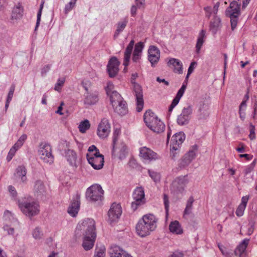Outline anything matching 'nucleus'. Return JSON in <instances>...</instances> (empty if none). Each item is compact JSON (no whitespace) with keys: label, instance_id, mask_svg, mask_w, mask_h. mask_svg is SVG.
<instances>
[{"label":"nucleus","instance_id":"obj_1","mask_svg":"<svg viewBox=\"0 0 257 257\" xmlns=\"http://www.w3.org/2000/svg\"><path fill=\"white\" fill-rule=\"evenodd\" d=\"M83 231L84 238L82 246L86 250L91 249L93 246L96 237L95 221L91 218L85 219L79 222L76 227L75 235L80 236L79 231Z\"/></svg>","mask_w":257,"mask_h":257},{"label":"nucleus","instance_id":"obj_2","mask_svg":"<svg viewBox=\"0 0 257 257\" xmlns=\"http://www.w3.org/2000/svg\"><path fill=\"white\" fill-rule=\"evenodd\" d=\"M158 219L153 214L144 215L136 225L137 234L141 237H145L154 231L157 227Z\"/></svg>","mask_w":257,"mask_h":257},{"label":"nucleus","instance_id":"obj_3","mask_svg":"<svg viewBox=\"0 0 257 257\" xmlns=\"http://www.w3.org/2000/svg\"><path fill=\"white\" fill-rule=\"evenodd\" d=\"M144 120L146 125L154 133L159 134L165 130L164 122L151 110L146 111L144 113Z\"/></svg>","mask_w":257,"mask_h":257},{"label":"nucleus","instance_id":"obj_4","mask_svg":"<svg viewBox=\"0 0 257 257\" xmlns=\"http://www.w3.org/2000/svg\"><path fill=\"white\" fill-rule=\"evenodd\" d=\"M225 13L226 16L230 19L231 28L232 31H234L236 27L238 17L240 14V5L237 1H233L230 3Z\"/></svg>","mask_w":257,"mask_h":257},{"label":"nucleus","instance_id":"obj_5","mask_svg":"<svg viewBox=\"0 0 257 257\" xmlns=\"http://www.w3.org/2000/svg\"><path fill=\"white\" fill-rule=\"evenodd\" d=\"M104 191L100 185L93 184L88 188L85 193V197L90 202L101 201L103 198Z\"/></svg>","mask_w":257,"mask_h":257},{"label":"nucleus","instance_id":"obj_6","mask_svg":"<svg viewBox=\"0 0 257 257\" xmlns=\"http://www.w3.org/2000/svg\"><path fill=\"white\" fill-rule=\"evenodd\" d=\"M137 77V73L132 74L131 81L133 85V94L136 96L137 101V110L138 112H140L143 108L144 99L142 87L135 81Z\"/></svg>","mask_w":257,"mask_h":257},{"label":"nucleus","instance_id":"obj_7","mask_svg":"<svg viewBox=\"0 0 257 257\" xmlns=\"http://www.w3.org/2000/svg\"><path fill=\"white\" fill-rule=\"evenodd\" d=\"M19 206L26 215L32 217L37 215L39 212V206L35 202H28L20 200Z\"/></svg>","mask_w":257,"mask_h":257},{"label":"nucleus","instance_id":"obj_8","mask_svg":"<svg viewBox=\"0 0 257 257\" xmlns=\"http://www.w3.org/2000/svg\"><path fill=\"white\" fill-rule=\"evenodd\" d=\"M133 198L134 201L132 202L131 208L134 211L145 204V192L143 187H137L135 189L133 193Z\"/></svg>","mask_w":257,"mask_h":257},{"label":"nucleus","instance_id":"obj_9","mask_svg":"<svg viewBox=\"0 0 257 257\" xmlns=\"http://www.w3.org/2000/svg\"><path fill=\"white\" fill-rule=\"evenodd\" d=\"M39 155L41 159L49 164L54 162V157L52 154V148L51 146L46 143H42L40 145Z\"/></svg>","mask_w":257,"mask_h":257},{"label":"nucleus","instance_id":"obj_10","mask_svg":"<svg viewBox=\"0 0 257 257\" xmlns=\"http://www.w3.org/2000/svg\"><path fill=\"white\" fill-rule=\"evenodd\" d=\"M189 180L187 176H181L176 178L172 182L171 190L176 194H182Z\"/></svg>","mask_w":257,"mask_h":257},{"label":"nucleus","instance_id":"obj_11","mask_svg":"<svg viewBox=\"0 0 257 257\" xmlns=\"http://www.w3.org/2000/svg\"><path fill=\"white\" fill-rule=\"evenodd\" d=\"M87 160L91 166L95 170H100L104 165V156L100 154L86 155Z\"/></svg>","mask_w":257,"mask_h":257},{"label":"nucleus","instance_id":"obj_12","mask_svg":"<svg viewBox=\"0 0 257 257\" xmlns=\"http://www.w3.org/2000/svg\"><path fill=\"white\" fill-rule=\"evenodd\" d=\"M192 113V107L188 105L183 108L182 112L177 119V122L179 125H185L189 123L191 115Z\"/></svg>","mask_w":257,"mask_h":257},{"label":"nucleus","instance_id":"obj_13","mask_svg":"<svg viewBox=\"0 0 257 257\" xmlns=\"http://www.w3.org/2000/svg\"><path fill=\"white\" fill-rule=\"evenodd\" d=\"M197 150L198 147L196 145L192 146L188 153L185 154L179 163L180 167L184 168L188 166L195 158Z\"/></svg>","mask_w":257,"mask_h":257},{"label":"nucleus","instance_id":"obj_14","mask_svg":"<svg viewBox=\"0 0 257 257\" xmlns=\"http://www.w3.org/2000/svg\"><path fill=\"white\" fill-rule=\"evenodd\" d=\"M80 206V194L77 193L72 198L71 203L68 208L67 212L72 217H76Z\"/></svg>","mask_w":257,"mask_h":257},{"label":"nucleus","instance_id":"obj_15","mask_svg":"<svg viewBox=\"0 0 257 257\" xmlns=\"http://www.w3.org/2000/svg\"><path fill=\"white\" fill-rule=\"evenodd\" d=\"M122 213L121 207L118 204L113 203L108 211V220L110 223L118 220Z\"/></svg>","mask_w":257,"mask_h":257},{"label":"nucleus","instance_id":"obj_16","mask_svg":"<svg viewBox=\"0 0 257 257\" xmlns=\"http://www.w3.org/2000/svg\"><path fill=\"white\" fill-rule=\"evenodd\" d=\"M110 132V124L107 119L104 118L102 119L99 124L97 130V134L101 139L107 138Z\"/></svg>","mask_w":257,"mask_h":257},{"label":"nucleus","instance_id":"obj_17","mask_svg":"<svg viewBox=\"0 0 257 257\" xmlns=\"http://www.w3.org/2000/svg\"><path fill=\"white\" fill-rule=\"evenodd\" d=\"M148 60L151 63V66L154 67L160 59V50L156 46H151L148 49Z\"/></svg>","mask_w":257,"mask_h":257},{"label":"nucleus","instance_id":"obj_18","mask_svg":"<svg viewBox=\"0 0 257 257\" xmlns=\"http://www.w3.org/2000/svg\"><path fill=\"white\" fill-rule=\"evenodd\" d=\"M119 62L115 57H112L108 61L107 71L111 78L115 77L118 72Z\"/></svg>","mask_w":257,"mask_h":257},{"label":"nucleus","instance_id":"obj_19","mask_svg":"<svg viewBox=\"0 0 257 257\" xmlns=\"http://www.w3.org/2000/svg\"><path fill=\"white\" fill-rule=\"evenodd\" d=\"M86 92L85 93L84 99V103L86 105H91L96 104L98 100V92L97 91H88L87 87L85 88Z\"/></svg>","mask_w":257,"mask_h":257},{"label":"nucleus","instance_id":"obj_20","mask_svg":"<svg viewBox=\"0 0 257 257\" xmlns=\"http://www.w3.org/2000/svg\"><path fill=\"white\" fill-rule=\"evenodd\" d=\"M185 139L184 134L181 132L174 135L171 141V150L173 152V151H178L180 148V145L183 143Z\"/></svg>","mask_w":257,"mask_h":257},{"label":"nucleus","instance_id":"obj_21","mask_svg":"<svg viewBox=\"0 0 257 257\" xmlns=\"http://www.w3.org/2000/svg\"><path fill=\"white\" fill-rule=\"evenodd\" d=\"M187 83L185 82L182 84L181 87L178 90L176 96L174 97L172 101L171 105L169 108V112H171L173 108L178 104L180 98L183 96L185 90L186 88Z\"/></svg>","mask_w":257,"mask_h":257},{"label":"nucleus","instance_id":"obj_22","mask_svg":"<svg viewBox=\"0 0 257 257\" xmlns=\"http://www.w3.org/2000/svg\"><path fill=\"white\" fill-rule=\"evenodd\" d=\"M140 156L145 160H153L157 158V154L146 147L140 148Z\"/></svg>","mask_w":257,"mask_h":257},{"label":"nucleus","instance_id":"obj_23","mask_svg":"<svg viewBox=\"0 0 257 257\" xmlns=\"http://www.w3.org/2000/svg\"><path fill=\"white\" fill-rule=\"evenodd\" d=\"M167 64L168 66H173L175 73H177L179 74L183 73L182 63L179 60L176 58H170Z\"/></svg>","mask_w":257,"mask_h":257},{"label":"nucleus","instance_id":"obj_24","mask_svg":"<svg viewBox=\"0 0 257 257\" xmlns=\"http://www.w3.org/2000/svg\"><path fill=\"white\" fill-rule=\"evenodd\" d=\"M34 193L37 197H42L46 193V187L42 181L37 180L34 185Z\"/></svg>","mask_w":257,"mask_h":257},{"label":"nucleus","instance_id":"obj_25","mask_svg":"<svg viewBox=\"0 0 257 257\" xmlns=\"http://www.w3.org/2000/svg\"><path fill=\"white\" fill-rule=\"evenodd\" d=\"M135 41L134 40L131 41L127 45L124 54V61L123 64L126 67L128 65L132 50L134 47Z\"/></svg>","mask_w":257,"mask_h":257},{"label":"nucleus","instance_id":"obj_26","mask_svg":"<svg viewBox=\"0 0 257 257\" xmlns=\"http://www.w3.org/2000/svg\"><path fill=\"white\" fill-rule=\"evenodd\" d=\"M110 257H122L126 252L117 245L111 246L108 250Z\"/></svg>","mask_w":257,"mask_h":257},{"label":"nucleus","instance_id":"obj_27","mask_svg":"<svg viewBox=\"0 0 257 257\" xmlns=\"http://www.w3.org/2000/svg\"><path fill=\"white\" fill-rule=\"evenodd\" d=\"M65 156L71 166H76L77 154L74 150L70 149L66 150Z\"/></svg>","mask_w":257,"mask_h":257},{"label":"nucleus","instance_id":"obj_28","mask_svg":"<svg viewBox=\"0 0 257 257\" xmlns=\"http://www.w3.org/2000/svg\"><path fill=\"white\" fill-rule=\"evenodd\" d=\"M27 169L26 167L24 165L19 166L15 173V176L16 178H21L22 182L24 183L27 181Z\"/></svg>","mask_w":257,"mask_h":257},{"label":"nucleus","instance_id":"obj_29","mask_svg":"<svg viewBox=\"0 0 257 257\" xmlns=\"http://www.w3.org/2000/svg\"><path fill=\"white\" fill-rule=\"evenodd\" d=\"M114 111L121 115H124L127 111L126 103L123 100L117 103L116 106H112Z\"/></svg>","mask_w":257,"mask_h":257},{"label":"nucleus","instance_id":"obj_30","mask_svg":"<svg viewBox=\"0 0 257 257\" xmlns=\"http://www.w3.org/2000/svg\"><path fill=\"white\" fill-rule=\"evenodd\" d=\"M169 228L172 233L175 234H181L183 233V229L179 222L177 221H174L170 223Z\"/></svg>","mask_w":257,"mask_h":257},{"label":"nucleus","instance_id":"obj_31","mask_svg":"<svg viewBox=\"0 0 257 257\" xmlns=\"http://www.w3.org/2000/svg\"><path fill=\"white\" fill-rule=\"evenodd\" d=\"M249 239H244L237 246L234 250V254L236 255L240 256L245 251L247 246L249 243Z\"/></svg>","mask_w":257,"mask_h":257},{"label":"nucleus","instance_id":"obj_32","mask_svg":"<svg viewBox=\"0 0 257 257\" xmlns=\"http://www.w3.org/2000/svg\"><path fill=\"white\" fill-rule=\"evenodd\" d=\"M128 23V20L126 18L123 19L118 22L116 24V29L114 34V38H116L118 37L120 33L123 31Z\"/></svg>","mask_w":257,"mask_h":257},{"label":"nucleus","instance_id":"obj_33","mask_svg":"<svg viewBox=\"0 0 257 257\" xmlns=\"http://www.w3.org/2000/svg\"><path fill=\"white\" fill-rule=\"evenodd\" d=\"M145 5V0H135V4L133 5L131 9L132 16L135 17L137 14L138 9L144 8Z\"/></svg>","mask_w":257,"mask_h":257},{"label":"nucleus","instance_id":"obj_34","mask_svg":"<svg viewBox=\"0 0 257 257\" xmlns=\"http://www.w3.org/2000/svg\"><path fill=\"white\" fill-rule=\"evenodd\" d=\"M221 20L220 18L215 15L213 19L210 22V29L212 32L216 34L218 27L220 25Z\"/></svg>","mask_w":257,"mask_h":257},{"label":"nucleus","instance_id":"obj_35","mask_svg":"<svg viewBox=\"0 0 257 257\" xmlns=\"http://www.w3.org/2000/svg\"><path fill=\"white\" fill-rule=\"evenodd\" d=\"M205 31L203 30H202L199 34L197 43L195 46L196 52L197 53H199L200 52L201 47L203 45V43L204 42V38L205 37Z\"/></svg>","mask_w":257,"mask_h":257},{"label":"nucleus","instance_id":"obj_36","mask_svg":"<svg viewBox=\"0 0 257 257\" xmlns=\"http://www.w3.org/2000/svg\"><path fill=\"white\" fill-rule=\"evenodd\" d=\"M109 95L112 106H116L117 103L123 100L121 96L116 91H112Z\"/></svg>","mask_w":257,"mask_h":257},{"label":"nucleus","instance_id":"obj_37","mask_svg":"<svg viewBox=\"0 0 257 257\" xmlns=\"http://www.w3.org/2000/svg\"><path fill=\"white\" fill-rule=\"evenodd\" d=\"M246 99L242 100L239 107V114L240 118L242 120H244L245 118V110L246 108L247 104L246 101L248 98L247 95H245Z\"/></svg>","mask_w":257,"mask_h":257},{"label":"nucleus","instance_id":"obj_38","mask_svg":"<svg viewBox=\"0 0 257 257\" xmlns=\"http://www.w3.org/2000/svg\"><path fill=\"white\" fill-rule=\"evenodd\" d=\"M23 8L21 5L18 4L13 8L12 13V19L17 20L20 19L23 16Z\"/></svg>","mask_w":257,"mask_h":257},{"label":"nucleus","instance_id":"obj_39","mask_svg":"<svg viewBox=\"0 0 257 257\" xmlns=\"http://www.w3.org/2000/svg\"><path fill=\"white\" fill-rule=\"evenodd\" d=\"M194 201L193 196H190L187 200L186 207L184 211V216L191 214L192 210V204Z\"/></svg>","mask_w":257,"mask_h":257},{"label":"nucleus","instance_id":"obj_40","mask_svg":"<svg viewBox=\"0 0 257 257\" xmlns=\"http://www.w3.org/2000/svg\"><path fill=\"white\" fill-rule=\"evenodd\" d=\"M90 124L87 119L81 121L79 125L78 128L81 133H84L90 128Z\"/></svg>","mask_w":257,"mask_h":257},{"label":"nucleus","instance_id":"obj_41","mask_svg":"<svg viewBox=\"0 0 257 257\" xmlns=\"http://www.w3.org/2000/svg\"><path fill=\"white\" fill-rule=\"evenodd\" d=\"M199 111L200 113L198 115V118L199 119H206L209 116V113L207 109H204V105L199 108Z\"/></svg>","mask_w":257,"mask_h":257},{"label":"nucleus","instance_id":"obj_42","mask_svg":"<svg viewBox=\"0 0 257 257\" xmlns=\"http://www.w3.org/2000/svg\"><path fill=\"white\" fill-rule=\"evenodd\" d=\"M105 255V247L101 246L100 247H96L95 250L94 257H104Z\"/></svg>","mask_w":257,"mask_h":257},{"label":"nucleus","instance_id":"obj_43","mask_svg":"<svg viewBox=\"0 0 257 257\" xmlns=\"http://www.w3.org/2000/svg\"><path fill=\"white\" fill-rule=\"evenodd\" d=\"M77 0H70V1L65 5L64 8V13L67 14L76 6V3Z\"/></svg>","mask_w":257,"mask_h":257},{"label":"nucleus","instance_id":"obj_44","mask_svg":"<svg viewBox=\"0 0 257 257\" xmlns=\"http://www.w3.org/2000/svg\"><path fill=\"white\" fill-rule=\"evenodd\" d=\"M144 45L143 43L140 42L137 43L135 47V50L134 51V53L140 54L142 55V53L143 49L144 48Z\"/></svg>","mask_w":257,"mask_h":257},{"label":"nucleus","instance_id":"obj_45","mask_svg":"<svg viewBox=\"0 0 257 257\" xmlns=\"http://www.w3.org/2000/svg\"><path fill=\"white\" fill-rule=\"evenodd\" d=\"M44 4V2H42L41 3L39 11L37 14V22H36L35 31L37 30V29H38V28L40 25V21H41V15H42V11L43 8Z\"/></svg>","mask_w":257,"mask_h":257},{"label":"nucleus","instance_id":"obj_46","mask_svg":"<svg viewBox=\"0 0 257 257\" xmlns=\"http://www.w3.org/2000/svg\"><path fill=\"white\" fill-rule=\"evenodd\" d=\"M43 235L41 229L39 227H36L33 232V236L35 239H40Z\"/></svg>","mask_w":257,"mask_h":257},{"label":"nucleus","instance_id":"obj_47","mask_svg":"<svg viewBox=\"0 0 257 257\" xmlns=\"http://www.w3.org/2000/svg\"><path fill=\"white\" fill-rule=\"evenodd\" d=\"M163 201L165 206V209L166 215H168L169 208V197L167 195L164 194L163 195Z\"/></svg>","mask_w":257,"mask_h":257},{"label":"nucleus","instance_id":"obj_48","mask_svg":"<svg viewBox=\"0 0 257 257\" xmlns=\"http://www.w3.org/2000/svg\"><path fill=\"white\" fill-rule=\"evenodd\" d=\"M65 81V79L64 78L58 79L57 82L55 85L54 89L56 91H59L61 90V87L64 85Z\"/></svg>","mask_w":257,"mask_h":257},{"label":"nucleus","instance_id":"obj_49","mask_svg":"<svg viewBox=\"0 0 257 257\" xmlns=\"http://www.w3.org/2000/svg\"><path fill=\"white\" fill-rule=\"evenodd\" d=\"M88 151L89 153L87 154V155H89L91 154L98 155L100 154L99 150L95 145H91L88 148Z\"/></svg>","mask_w":257,"mask_h":257},{"label":"nucleus","instance_id":"obj_50","mask_svg":"<svg viewBox=\"0 0 257 257\" xmlns=\"http://www.w3.org/2000/svg\"><path fill=\"white\" fill-rule=\"evenodd\" d=\"M148 173L149 176L151 177V178L155 181L158 182L160 180V176L159 174L157 172L151 171L150 170L148 171Z\"/></svg>","mask_w":257,"mask_h":257},{"label":"nucleus","instance_id":"obj_51","mask_svg":"<svg viewBox=\"0 0 257 257\" xmlns=\"http://www.w3.org/2000/svg\"><path fill=\"white\" fill-rule=\"evenodd\" d=\"M15 89V86L14 85H12L10 87L9 92L8 93L7 101H11L12 98L14 95V91Z\"/></svg>","mask_w":257,"mask_h":257},{"label":"nucleus","instance_id":"obj_52","mask_svg":"<svg viewBox=\"0 0 257 257\" xmlns=\"http://www.w3.org/2000/svg\"><path fill=\"white\" fill-rule=\"evenodd\" d=\"M17 150H18L13 147H12L10 149L7 157V160L8 162L10 161L12 159Z\"/></svg>","mask_w":257,"mask_h":257},{"label":"nucleus","instance_id":"obj_53","mask_svg":"<svg viewBox=\"0 0 257 257\" xmlns=\"http://www.w3.org/2000/svg\"><path fill=\"white\" fill-rule=\"evenodd\" d=\"M119 135V130H115L113 133V149H112V153L114 152V146L117 141L118 137Z\"/></svg>","mask_w":257,"mask_h":257},{"label":"nucleus","instance_id":"obj_54","mask_svg":"<svg viewBox=\"0 0 257 257\" xmlns=\"http://www.w3.org/2000/svg\"><path fill=\"white\" fill-rule=\"evenodd\" d=\"M245 207L243 205H239L235 212L236 215L238 217L242 216Z\"/></svg>","mask_w":257,"mask_h":257},{"label":"nucleus","instance_id":"obj_55","mask_svg":"<svg viewBox=\"0 0 257 257\" xmlns=\"http://www.w3.org/2000/svg\"><path fill=\"white\" fill-rule=\"evenodd\" d=\"M250 133L249 135V137L250 140H254L255 138V128L254 126L251 123L250 124Z\"/></svg>","mask_w":257,"mask_h":257},{"label":"nucleus","instance_id":"obj_56","mask_svg":"<svg viewBox=\"0 0 257 257\" xmlns=\"http://www.w3.org/2000/svg\"><path fill=\"white\" fill-rule=\"evenodd\" d=\"M126 154V147L123 146L121 149L119 155V158L120 160H122L125 158Z\"/></svg>","mask_w":257,"mask_h":257},{"label":"nucleus","instance_id":"obj_57","mask_svg":"<svg viewBox=\"0 0 257 257\" xmlns=\"http://www.w3.org/2000/svg\"><path fill=\"white\" fill-rule=\"evenodd\" d=\"M3 229L5 231H7L8 234L9 235H13L15 232V229L13 227H11L8 225H5L3 227Z\"/></svg>","mask_w":257,"mask_h":257},{"label":"nucleus","instance_id":"obj_58","mask_svg":"<svg viewBox=\"0 0 257 257\" xmlns=\"http://www.w3.org/2000/svg\"><path fill=\"white\" fill-rule=\"evenodd\" d=\"M106 91L107 95H109L112 91H114L113 90V85L111 82H108L107 83V86L106 87Z\"/></svg>","mask_w":257,"mask_h":257},{"label":"nucleus","instance_id":"obj_59","mask_svg":"<svg viewBox=\"0 0 257 257\" xmlns=\"http://www.w3.org/2000/svg\"><path fill=\"white\" fill-rule=\"evenodd\" d=\"M8 189L12 197H15L17 196V193L14 187L11 185L9 186Z\"/></svg>","mask_w":257,"mask_h":257},{"label":"nucleus","instance_id":"obj_60","mask_svg":"<svg viewBox=\"0 0 257 257\" xmlns=\"http://www.w3.org/2000/svg\"><path fill=\"white\" fill-rule=\"evenodd\" d=\"M196 62L194 61L191 63L188 69V75H190L193 72L194 69V66L196 65Z\"/></svg>","mask_w":257,"mask_h":257},{"label":"nucleus","instance_id":"obj_61","mask_svg":"<svg viewBox=\"0 0 257 257\" xmlns=\"http://www.w3.org/2000/svg\"><path fill=\"white\" fill-rule=\"evenodd\" d=\"M253 112L251 115V117L253 119L255 120L256 119L257 115V103L255 102L253 105Z\"/></svg>","mask_w":257,"mask_h":257},{"label":"nucleus","instance_id":"obj_62","mask_svg":"<svg viewBox=\"0 0 257 257\" xmlns=\"http://www.w3.org/2000/svg\"><path fill=\"white\" fill-rule=\"evenodd\" d=\"M204 11L206 12V16L209 19L212 13V9L211 7H206L204 8Z\"/></svg>","mask_w":257,"mask_h":257},{"label":"nucleus","instance_id":"obj_63","mask_svg":"<svg viewBox=\"0 0 257 257\" xmlns=\"http://www.w3.org/2000/svg\"><path fill=\"white\" fill-rule=\"evenodd\" d=\"M248 199H249V196H243L241 198V202L239 205H243V206L246 207Z\"/></svg>","mask_w":257,"mask_h":257},{"label":"nucleus","instance_id":"obj_64","mask_svg":"<svg viewBox=\"0 0 257 257\" xmlns=\"http://www.w3.org/2000/svg\"><path fill=\"white\" fill-rule=\"evenodd\" d=\"M218 246L223 255H227L228 254L226 248L223 245L218 244Z\"/></svg>","mask_w":257,"mask_h":257}]
</instances>
